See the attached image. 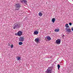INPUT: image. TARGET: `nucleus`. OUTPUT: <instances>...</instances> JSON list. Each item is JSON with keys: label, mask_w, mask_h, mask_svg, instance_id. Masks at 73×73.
Returning a JSON list of instances; mask_svg holds the SVG:
<instances>
[{"label": "nucleus", "mask_w": 73, "mask_h": 73, "mask_svg": "<svg viewBox=\"0 0 73 73\" xmlns=\"http://www.w3.org/2000/svg\"><path fill=\"white\" fill-rule=\"evenodd\" d=\"M20 23H15L14 25L13 29H14L16 28L18 29V28H20Z\"/></svg>", "instance_id": "nucleus-1"}, {"label": "nucleus", "mask_w": 73, "mask_h": 73, "mask_svg": "<svg viewBox=\"0 0 73 73\" xmlns=\"http://www.w3.org/2000/svg\"><path fill=\"white\" fill-rule=\"evenodd\" d=\"M15 6L16 8H19L21 7V4L20 3H17L15 5Z\"/></svg>", "instance_id": "nucleus-2"}, {"label": "nucleus", "mask_w": 73, "mask_h": 73, "mask_svg": "<svg viewBox=\"0 0 73 73\" xmlns=\"http://www.w3.org/2000/svg\"><path fill=\"white\" fill-rule=\"evenodd\" d=\"M24 38L22 36H21L19 38V41L21 42H23L24 41Z\"/></svg>", "instance_id": "nucleus-3"}, {"label": "nucleus", "mask_w": 73, "mask_h": 73, "mask_svg": "<svg viewBox=\"0 0 73 73\" xmlns=\"http://www.w3.org/2000/svg\"><path fill=\"white\" fill-rule=\"evenodd\" d=\"M56 42L58 44H60L61 43V40L60 39H58L56 40Z\"/></svg>", "instance_id": "nucleus-4"}, {"label": "nucleus", "mask_w": 73, "mask_h": 73, "mask_svg": "<svg viewBox=\"0 0 73 73\" xmlns=\"http://www.w3.org/2000/svg\"><path fill=\"white\" fill-rule=\"evenodd\" d=\"M18 36H21L23 35L22 32L21 31H19L18 32Z\"/></svg>", "instance_id": "nucleus-5"}, {"label": "nucleus", "mask_w": 73, "mask_h": 73, "mask_svg": "<svg viewBox=\"0 0 73 73\" xmlns=\"http://www.w3.org/2000/svg\"><path fill=\"white\" fill-rule=\"evenodd\" d=\"M46 73H52L51 70H49L48 69H47V70L46 71Z\"/></svg>", "instance_id": "nucleus-6"}, {"label": "nucleus", "mask_w": 73, "mask_h": 73, "mask_svg": "<svg viewBox=\"0 0 73 73\" xmlns=\"http://www.w3.org/2000/svg\"><path fill=\"white\" fill-rule=\"evenodd\" d=\"M65 30H66V32H71V31L70 28H66Z\"/></svg>", "instance_id": "nucleus-7"}, {"label": "nucleus", "mask_w": 73, "mask_h": 73, "mask_svg": "<svg viewBox=\"0 0 73 73\" xmlns=\"http://www.w3.org/2000/svg\"><path fill=\"white\" fill-rule=\"evenodd\" d=\"M38 34V32L37 31H35L34 32V35H37Z\"/></svg>", "instance_id": "nucleus-8"}, {"label": "nucleus", "mask_w": 73, "mask_h": 73, "mask_svg": "<svg viewBox=\"0 0 73 73\" xmlns=\"http://www.w3.org/2000/svg\"><path fill=\"white\" fill-rule=\"evenodd\" d=\"M35 41L36 42H39V38H37L35 39Z\"/></svg>", "instance_id": "nucleus-9"}, {"label": "nucleus", "mask_w": 73, "mask_h": 73, "mask_svg": "<svg viewBox=\"0 0 73 73\" xmlns=\"http://www.w3.org/2000/svg\"><path fill=\"white\" fill-rule=\"evenodd\" d=\"M21 1L22 3H23V2L25 4H27V1H26L25 0H22Z\"/></svg>", "instance_id": "nucleus-10"}, {"label": "nucleus", "mask_w": 73, "mask_h": 73, "mask_svg": "<svg viewBox=\"0 0 73 73\" xmlns=\"http://www.w3.org/2000/svg\"><path fill=\"white\" fill-rule=\"evenodd\" d=\"M51 21L53 23H54V21H56V19L55 18H52L51 20Z\"/></svg>", "instance_id": "nucleus-11"}, {"label": "nucleus", "mask_w": 73, "mask_h": 73, "mask_svg": "<svg viewBox=\"0 0 73 73\" xmlns=\"http://www.w3.org/2000/svg\"><path fill=\"white\" fill-rule=\"evenodd\" d=\"M46 37L47 38V40H51V38L49 36H46Z\"/></svg>", "instance_id": "nucleus-12"}, {"label": "nucleus", "mask_w": 73, "mask_h": 73, "mask_svg": "<svg viewBox=\"0 0 73 73\" xmlns=\"http://www.w3.org/2000/svg\"><path fill=\"white\" fill-rule=\"evenodd\" d=\"M38 15L39 16H42V13L41 12H40L39 13Z\"/></svg>", "instance_id": "nucleus-13"}, {"label": "nucleus", "mask_w": 73, "mask_h": 73, "mask_svg": "<svg viewBox=\"0 0 73 73\" xmlns=\"http://www.w3.org/2000/svg\"><path fill=\"white\" fill-rule=\"evenodd\" d=\"M66 28H69V25L68 24H67L66 25Z\"/></svg>", "instance_id": "nucleus-14"}, {"label": "nucleus", "mask_w": 73, "mask_h": 73, "mask_svg": "<svg viewBox=\"0 0 73 73\" xmlns=\"http://www.w3.org/2000/svg\"><path fill=\"white\" fill-rule=\"evenodd\" d=\"M17 58V60H21V58H20V57H18Z\"/></svg>", "instance_id": "nucleus-15"}, {"label": "nucleus", "mask_w": 73, "mask_h": 73, "mask_svg": "<svg viewBox=\"0 0 73 73\" xmlns=\"http://www.w3.org/2000/svg\"><path fill=\"white\" fill-rule=\"evenodd\" d=\"M59 31H60L59 29H56L55 30V32H58Z\"/></svg>", "instance_id": "nucleus-16"}, {"label": "nucleus", "mask_w": 73, "mask_h": 73, "mask_svg": "<svg viewBox=\"0 0 73 73\" xmlns=\"http://www.w3.org/2000/svg\"><path fill=\"white\" fill-rule=\"evenodd\" d=\"M57 67L58 68V70H60V65L59 64H58Z\"/></svg>", "instance_id": "nucleus-17"}, {"label": "nucleus", "mask_w": 73, "mask_h": 73, "mask_svg": "<svg viewBox=\"0 0 73 73\" xmlns=\"http://www.w3.org/2000/svg\"><path fill=\"white\" fill-rule=\"evenodd\" d=\"M22 44H23V43L22 42H19V45H22Z\"/></svg>", "instance_id": "nucleus-18"}, {"label": "nucleus", "mask_w": 73, "mask_h": 73, "mask_svg": "<svg viewBox=\"0 0 73 73\" xmlns=\"http://www.w3.org/2000/svg\"><path fill=\"white\" fill-rule=\"evenodd\" d=\"M69 25L70 26H71V25H72V23H69Z\"/></svg>", "instance_id": "nucleus-19"}, {"label": "nucleus", "mask_w": 73, "mask_h": 73, "mask_svg": "<svg viewBox=\"0 0 73 73\" xmlns=\"http://www.w3.org/2000/svg\"><path fill=\"white\" fill-rule=\"evenodd\" d=\"M13 47V44H12L11 45V48H12Z\"/></svg>", "instance_id": "nucleus-20"}, {"label": "nucleus", "mask_w": 73, "mask_h": 73, "mask_svg": "<svg viewBox=\"0 0 73 73\" xmlns=\"http://www.w3.org/2000/svg\"><path fill=\"white\" fill-rule=\"evenodd\" d=\"M19 9H20V8H19L18 9H15V11L17 10H19Z\"/></svg>", "instance_id": "nucleus-21"}, {"label": "nucleus", "mask_w": 73, "mask_h": 73, "mask_svg": "<svg viewBox=\"0 0 73 73\" xmlns=\"http://www.w3.org/2000/svg\"><path fill=\"white\" fill-rule=\"evenodd\" d=\"M16 36H18V33H16L15 34Z\"/></svg>", "instance_id": "nucleus-22"}, {"label": "nucleus", "mask_w": 73, "mask_h": 73, "mask_svg": "<svg viewBox=\"0 0 73 73\" xmlns=\"http://www.w3.org/2000/svg\"><path fill=\"white\" fill-rule=\"evenodd\" d=\"M64 36H65V35H62V36L63 38H64Z\"/></svg>", "instance_id": "nucleus-23"}, {"label": "nucleus", "mask_w": 73, "mask_h": 73, "mask_svg": "<svg viewBox=\"0 0 73 73\" xmlns=\"http://www.w3.org/2000/svg\"><path fill=\"white\" fill-rule=\"evenodd\" d=\"M71 30H72V31H73V27H72L71 28Z\"/></svg>", "instance_id": "nucleus-24"}, {"label": "nucleus", "mask_w": 73, "mask_h": 73, "mask_svg": "<svg viewBox=\"0 0 73 73\" xmlns=\"http://www.w3.org/2000/svg\"><path fill=\"white\" fill-rule=\"evenodd\" d=\"M10 44H11V43H9V44H8V46H9L10 45Z\"/></svg>", "instance_id": "nucleus-25"}]
</instances>
